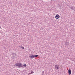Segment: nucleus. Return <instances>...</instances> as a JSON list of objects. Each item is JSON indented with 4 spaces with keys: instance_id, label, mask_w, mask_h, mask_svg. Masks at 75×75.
I'll return each mask as SVG.
<instances>
[{
    "instance_id": "obj_2",
    "label": "nucleus",
    "mask_w": 75,
    "mask_h": 75,
    "mask_svg": "<svg viewBox=\"0 0 75 75\" xmlns=\"http://www.w3.org/2000/svg\"><path fill=\"white\" fill-rule=\"evenodd\" d=\"M55 68L56 69H58L59 68V66L57 64L56 65H55Z\"/></svg>"
},
{
    "instance_id": "obj_13",
    "label": "nucleus",
    "mask_w": 75,
    "mask_h": 75,
    "mask_svg": "<svg viewBox=\"0 0 75 75\" xmlns=\"http://www.w3.org/2000/svg\"><path fill=\"white\" fill-rule=\"evenodd\" d=\"M11 54L12 55H14V54L12 53H11Z\"/></svg>"
},
{
    "instance_id": "obj_3",
    "label": "nucleus",
    "mask_w": 75,
    "mask_h": 75,
    "mask_svg": "<svg viewBox=\"0 0 75 75\" xmlns=\"http://www.w3.org/2000/svg\"><path fill=\"white\" fill-rule=\"evenodd\" d=\"M59 17H60V16L58 14H57L55 16V18L56 19H58V18H59Z\"/></svg>"
},
{
    "instance_id": "obj_12",
    "label": "nucleus",
    "mask_w": 75,
    "mask_h": 75,
    "mask_svg": "<svg viewBox=\"0 0 75 75\" xmlns=\"http://www.w3.org/2000/svg\"><path fill=\"white\" fill-rule=\"evenodd\" d=\"M23 66H24V67H26V66H27V65H26V64H24L23 65Z\"/></svg>"
},
{
    "instance_id": "obj_14",
    "label": "nucleus",
    "mask_w": 75,
    "mask_h": 75,
    "mask_svg": "<svg viewBox=\"0 0 75 75\" xmlns=\"http://www.w3.org/2000/svg\"><path fill=\"white\" fill-rule=\"evenodd\" d=\"M42 73L44 74V71H42Z\"/></svg>"
},
{
    "instance_id": "obj_4",
    "label": "nucleus",
    "mask_w": 75,
    "mask_h": 75,
    "mask_svg": "<svg viewBox=\"0 0 75 75\" xmlns=\"http://www.w3.org/2000/svg\"><path fill=\"white\" fill-rule=\"evenodd\" d=\"M30 58L31 59H33L34 58V56L33 54H31L30 56H29Z\"/></svg>"
},
{
    "instance_id": "obj_1",
    "label": "nucleus",
    "mask_w": 75,
    "mask_h": 75,
    "mask_svg": "<svg viewBox=\"0 0 75 75\" xmlns=\"http://www.w3.org/2000/svg\"><path fill=\"white\" fill-rule=\"evenodd\" d=\"M16 66L18 67L19 68H21V67H23V64L20 63H16Z\"/></svg>"
},
{
    "instance_id": "obj_16",
    "label": "nucleus",
    "mask_w": 75,
    "mask_h": 75,
    "mask_svg": "<svg viewBox=\"0 0 75 75\" xmlns=\"http://www.w3.org/2000/svg\"><path fill=\"white\" fill-rule=\"evenodd\" d=\"M43 74V73H42V75H44V74Z\"/></svg>"
},
{
    "instance_id": "obj_9",
    "label": "nucleus",
    "mask_w": 75,
    "mask_h": 75,
    "mask_svg": "<svg viewBox=\"0 0 75 75\" xmlns=\"http://www.w3.org/2000/svg\"><path fill=\"white\" fill-rule=\"evenodd\" d=\"M71 10H74V8H73V7L71 6Z\"/></svg>"
},
{
    "instance_id": "obj_5",
    "label": "nucleus",
    "mask_w": 75,
    "mask_h": 75,
    "mask_svg": "<svg viewBox=\"0 0 75 75\" xmlns=\"http://www.w3.org/2000/svg\"><path fill=\"white\" fill-rule=\"evenodd\" d=\"M68 72L69 75H71V70L70 69H69L68 71Z\"/></svg>"
},
{
    "instance_id": "obj_6",
    "label": "nucleus",
    "mask_w": 75,
    "mask_h": 75,
    "mask_svg": "<svg viewBox=\"0 0 75 75\" xmlns=\"http://www.w3.org/2000/svg\"><path fill=\"white\" fill-rule=\"evenodd\" d=\"M65 44L66 45H69V43L68 42H65Z\"/></svg>"
},
{
    "instance_id": "obj_10",
    "label": "nucleus",
    "mask_w": 75,
    "mask_h": 75,
    "mask_svg": "<svg viewBox=\"0 0 75 75\" xmlns=\"http://www.w3.org/2000/svg\"><path fill=\"white\" fill-rule=\"evenodd\" d=\"M21 48H22V49H24V47H23L22 46H21Z\"/></svg>"
},
{
    "instance_id": "obj_15",
    "label": "nucleus",
    "mask_w": 75,
    "mask_h": 75,
    "mask_svg": "<svg viewBox=\"0 0 75 75\" xmlns=\"http://www.w3.org/2000/svg\"><path fill=\"white\" fill-rule=\"evenodd\" d=\"M74 12H75V9H74Z\"/></svg>"
},
{
    "instance_id": "obj_17",
    "label": "nucleus",
    "mask_w": 75,
    "mask_h": 75,
    "mask_svg": "<svg viewBox=\"0 0 75 75\" xmlns=\"http://www.w3.org/2000/svg\"><path fill=\"white\" fill-rule=\"evenodd\" d=\"M19 47H20V46H19Z\"/></svg>"
},
{
    "instance_id": "obj_8",
    "label": "nucleus",
    "mask_w": 75,
    "mask_h": 75,
    "mask_svg": "<svg viewBox=\"0 0 75 75\" xmlns=\"http://www.w3.org/2000/svg\"><path fill=\"white\" fill-rule=\"evenodd\" d=\"M34 58L35 57H37L38 56V55H34Z\"/></svg>"
},
{
    "instance_id": "obj_11",
    "label": "nucleus",
    "mask_w": 75,
    "mask_h": 75,
    "mask_svg": "<svg viewBox=\"0 0 75 75\" xmlns=\"http://www.w3.org/2000/svg\"><path fill=\"white\" fill-rule=\"evenodd\" d=\"M33 73H34V72L33 71H31V73H30L29 74H33Z\"/></svg>"
},
{
    "instance_id": "obj_7",
    "label": "nucleus",
    "mask_w": 75,
    "mask_h": 75,
    "mask_svg": "<svg viewBox=\"0 0 75 75\" xmlns=\"http://www.w3.org/2000/svg\"><path fill=\"white\" fill-rule=\"evenodd\" d=\"M13 58V59H14V58H17V57L16 56V54L14 55L13 56H12Z\"/></svg>"
}]
</instances>
